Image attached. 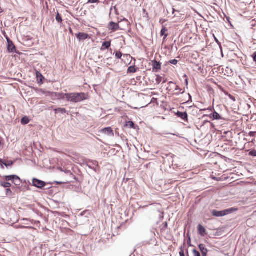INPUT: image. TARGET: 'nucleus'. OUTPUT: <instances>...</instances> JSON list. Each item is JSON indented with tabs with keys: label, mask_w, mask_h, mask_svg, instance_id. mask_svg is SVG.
<instances>
[{
	"label": "nucleus",
	"mask_w": 256,
	"mask_h": 256,
	"mask_svg": "<svg viewBox=\"0 0 256 256\" xmlns=\"http://www.w3.org/2000/svg\"><path fill=\"white\" fill-rule=\"evenodd\" d=\"M66 99L72 102H79L87 98V95L83 92L66 94Z\"/></svg>",
	"instance_id": "obj_1"
},
{
	"label": "nucleus",
	"mask_w": 256,
	"mask_h": 256,
	"mask_svg": "<svg viewBox=\"0 0 256 256\" xmlns=\"http://www.w3.org/2000/svg\"><path fill=\"white\" fill-rule=\"evenodd\" d=\"M236 210H237V208H234L226 209L221 211H218L216 210H214L212 211V214L213 216L216 217H222L232 214Z\"/></svg>",
	"instance_id": "obj_2"
},
{
	"label": "nucleus",
	"mask_w": 256,
	"mask_h": 256,
	"mask_svg": "<svg viewBox=\"0 0 256 256\" xmlns=\"http://www.w3.org/2000/svg\"><path fill=\"white\" fill-rule=\"evenodd\" d=\"M85 165L96 172V168L98 166V162L90 160H86Z\"/></svg>",
	"instance_id": "obj_3"
},
{
	"label": "nucleus",
	"mask_w": 256,
	"mask_h": 256,
	"mask_svg": "<svg viewBox=\"0 0 256 256\" xmlns=\"http://www.w3.org/2000/svg\"><path fill=\"white\" fill-rule=\"evenodd\" d=\"M32 186L38 188H42L46 185V183L38 179L34 178L32 180Z\"/></svg>",
	"instance_id": "obj_4"
},
{
	"label": "nucleus",
	"mask_w": 256,
	"mask_h": 256,
	"mask_svg": "<svg viewBox=\"0 0 256 256\" xmlns=\"http://www.w3.org/2000/svg\"><path fill=\"white\" fill-rule=\"evenodd\" d=\"M8 42V50L10 52H16V48L13 42L8 37H6Z\"/></svg>",
	"instance_id": "obj_5"
},
{
	"label": "nucleus",
	"mask_w": 256,
	"mask_h": 256,
	"mask_svg": "<svg viewBox=\"0 0 256 256\" xmlns=\"http://www.w3.org/2000/svg\"><path fill=\"white\" fill-rule=\"evenodd\" d=\"M206 116H208L210 118H212V120H219L222 119V118L220 116V114H218L217 112H216L215 110H214L212 114L209 115L204 114L203 116V117Z\"/></svg>",
	"instance_id": "obj_6"
},
{
	"label": "nucleus",
	"mask_w": 256,
	"mask_h": 256,
	"mask_svg": "<svg viewBox=\"0 0 256 256\" xmlns=\"http://www.w3.org/2000/svg\"><path fill=\"white\" fill-rule=\"evenodd\" d=\"M108 28L109 30H112L113 32H116L120 29L122 30V28H120L118 23H115L113 22H110L108 24Z\"/></svg>",
	"instance_id": "obj_7"
},
{
	"label": "nucleus",
	"mask_w": 256,
	"mask_h": 256,
	"mask_svg": "<svg viewBox=\"0 0 256 256\" xmlns=\"http://www.w3.org/2000/svg\"><path fill=\"white\" fill-rule=\"evenodd\" d=\"M153 72H157L161 69V63L154 60L152 62Z\"/></svg>",
	"instance_id": "obj_8"
},
{
	"label": "nucleus",
	"mask_w": 256,
	"mask_h": 256,
	"mask_svg": "<svg viewBox=\"0 0 256 256\" xmlns=\"http://www.w3.org/2000/svg\"><path fill=\"white\" fill-rule=\"evenodd\" d=\"M76 36L80 41L84 40L87 39L88 37V35L84 32H79L76 34Z\"/></svg>",
	"instance_id": "obj_9"
},
{
	"label": "nucleus",
	"mask_w": 256,
	"mask_h": 256,
	"mask_svg": "<svg viewBox=\"0 0 256 256\" xmlns=\"http://www.w3.org/2000/svg\"><path fill=\"white\" fill-rule=\"evenodd\" d=\"M176 115L184 121H188V116L186 112H178Z\"/></svg>",
	"instance_id": "obj_10"
},
{
	"label": "nucleus",
	"mask_w": 256,
	"mask_h": 256,
	"mask_svg": "<svg viewBox=\"0 0 256 256\" xmlns=\"http://www.w3.org/2000/svg\"><path fill=\"white\" fill-rule=\"evenodd\" d=\"M199 249L202 253V256H206L208 253V250L204 244H200L198 245Z\"/></svg>",
	"instance_id": "obj_11"
},
{
	"label": "nucleus",
	"mask_w": 256,
	"mask_h": 256,
	"mask_svg": "<svg viewBox=\"0 0 256 256\" xmlns=\"http://www.w3.org/2000/svg\"><path fill=\"white\" fill-rule=\"evenodd\" d=\"M102 132L104 134H107L110 136H114V134L113 130L110 127L106 128L102 130Z\"/></svg>",
	"instance_id": "obj_12"
},
{
	"label": "nucleus",
	"mask_w": 256,
	"mask_h": 256,
	"mask_svg": "<svg viewBox=\"0 0 256 256\" xmlns=\"http://www.w3.org/2000/svg\"><path fill=\"white\" fill-rule=\"evenodd\" d=\"M198 232L201 236H204L206 234V228L200 224H198Z\"/></svg>",
	"instance_id": "obj_13"
},
{
	"label": "nucleus",
	"mask_w": 256,
	"mask_h": 256,
	"mask_svg": "<svg viewBox=\"0 0 256 256\" xmlns=\"http://www.w3.org/2000/svg\"><path fill=\"white\" fill-rule=\"evenodd\" d=\"M111 45V42L110 41H106L104 42L102 44V46L100 48L101 50H104L106 49H108Z\"/></svg>",
	"instance_id": "obj_14"
},
{
	"label": "nucleus",
	"mask_w": 256,
	"mask_h": 256,
	"mask_svg": "<svg viewBox=\"0 0 256 256\" xmlns=\"http://www.w3.org/2000/svg\"><path fill=\"white\" fill-rule=\"evenodd\" d=\"M0 184L4 188H10L11 186H12V184L8 182H4V181H2V180H0Z\"/></svg>",
	"instance_id": "obj_15"
},
{
	"label": "nucleus",
	"mask_w": 256,
	"mask_h": 256,
	"mask_svg": "<svg viewBox=\"0 0 256 256\" xmlns=\"http://www.w3.org/2000/svg\"><path fill=\"white\" fill-rule=\"evenodd\" d=\"M167 31H168V29H167L166 28H165V27H164V28L162 29V30H161V31H160V36H164V38H163L164 41V40H165L166 38H167V36H168V34H166V32Z\"/></svg>",
	"instance_id": "obj_16"
},
{
	"label": "nucleus",
	"mask_w": 256,
	"mask_h": 256,
	"mask_svg": "<svg viewBox=\"0 0 256 256\" xmlns=\"http://www.w3.org/2000/svg\"><path fill=\"white\" fill-rule=\"evenodd\" d=\"M0 162L1 163L2 166V165H4L6 167H8L12 166L13 164V162L11 160L4 162L2 160L0 159Z\"/></svg>",
	"instance_id": "obj_17"
},
{
	"label": "nucleus",
	"mask_w": 256,
	"mask_h": 256,
	"mask_svg": "<svg viewBox=\"0 0 256 256\" xmlns=\"http://www.w3.org/2000/svg\"><path fill=\"white\" fill-rule=\"evenodd\" d=\"M16 175H10V176H4V178L6 181L9 182L11 181L12 182L14 178H16Z\"/></svg>",
	"instance_id": "obj_18"
},
{
	"label": "nucleus",
	"mask_w": 256,
	"mask_h": 256,
	"mask_svg": "<svg viewBox=\"0 0 256 256\" xmlns=\"http://www.w3.org/2000/svg\"><path fill=\"white\" fill-rule=\"evenodd\" d=\"M16 178H14L12 183L14 184L16 186H20L21 184L20 179L17 176H16Z\"/></svg>",
	"instance_id": "obj_19"
},
{
	"label": "nucleus",
	"mask_w": 256,
	"mask_h": 256,
	"mask_svg": "<svg viewBox=\"0 0 256 256\" xmlns=\"http://www.w3.org/2000/svg\"><path fill=\"white\" fill-rule=\"evenodd\" d=\"M54 110L55 111L56 114H58L59 112L62 114H65L66 112V110L65 108H56Z\"/></svg>",
	"instance_id": "obj_20"
},
{
	"label": "nucleus",
	"mask_w": 256,
	"mask_h": 256,
	"mask_svg": "<svg viewBox=\"0 0 256 256\" xmlns=\"http://www.w3.org/2000/svg\"><path fill=\"white\" fill-rule=\"evenodd\" d=\"M30 122V120L27 116L23 117L21 120V123L22 124H26Z\"/></svg>",
	"instance_id": "obj_21"
},
{
	"label": "nucleus",
	"mask_w": 256,
	"mask_h": 256,
	"mask_svg": "<svg viewBox=\"0 0 256 256\" xmlns=\"http://www.w3.org/2000/svg\"><path fill=\"white\" fill-rule=\"evenodd\" d=\"M136 71L135 66H130L128 69V73H134Z\"/></svg>",
	"instance_id": "obj_22"
},
{
	"label": "nucleus",
	"mask_w": 256,
	"mask_h": 256,
	"mask_svg": "<svg viewBox=\"0 0 256 256\" xmlns=\"http://www.w3.org/2000/svg\"><path fill=\"white\" fill-rule=\"evenodd\" d=\"M66 94H62V93H56V96L58 97V99H65L66 98V96H65Z\"/></svg>",
	"instance_id": "obj_23"
},
{
	"label": "nucleus",
	"mask_w": 256,
	"mask_h": 256,
	"mask_svg": "<svg viewBox=\"0 0 256 256\" xmlns=\"http://www.w3.org/2000/svg\"><path fill=\"white\" fill-rule=\"evenodd\" d=\"M126 125L127 126H128L130 128H134V129L136 128L135 124H134V122H132V121L128 122L126 123Z\"/></svg>",
	"instance_id": "obj_24"
},
{
	"label": "nucleus",
	"mask_w": 256,
	"mask_h": 256,
	"mask_svg": "<svg viewBox=\"0 0 256 256\" xmlns=\"http://www.w3.org/2000/svg\"><path fill=\"white\" fill-rule=\"evenodd\" d=\"M56 21L59 23H62V18L58 12L56 16Z\"/></svg>",
	"instance_id": "obj_25"
},
{
	"label": "nucleus",
	"mask_w": 256,
	"mask_h": 256,
	"mask_svg": "<svg viewBox=\"0 0 256 256\" xmlns=\"http://www.w3.org/2000/svg\"><path fill=\"white\" fill-rule=\"evenodd\" d=\"M121 22H124V25L126 26H128L130 24V22H128V20L125 18H124L123 19H122V20H120L118 21V23Z\"/></svg>",
	"instance_id": "obj_26"
},
{
	"label": "nucleus",
	"mask_w": 256,
	"mask_h": 256,
	"mask_svg": "<svg viewBox=\"0 0 256 256\" xmlns=\"http://www.w3.org/2000/svg\"><path fill=\"white\" fill-rule=\"evenodd\" d=\"M122 54L120 51H117L116 52V56L117 58L120 59L122 58Z\"/></svg>",
	"instance_id": "obj_27"
},
{
	"label": "nucleus",
	"mask_w": 256,
	"mask_h": 256,
	"mask_svg": "<svg viewBox=\"0 0 256 256\" xmlns=\"http://www.w3.org/2000/svg\"><path fill=\"white\" fill-rule=\"evenodd\" d=\"M114 9V12L115 14H116V15H119V13H118V8H116V6H114V8H110V14H111V12L112 11V10Z\"/></svg>",
	"instance_id": "obj_28"
},
{
	"label": "nucleus",
	"mask_w": 256,
	"mask_h": 256,
	"mask_svg": "<svg viewBox=\"0 0 256 256\" xmlns=\"http://www.w3.org/2000/svg\"><path fill=\"white\" fill-rule=\"evenodd\" d=\"M194 256H200V254L198 251L196 249H194L192 250Z\"/></svg>",
	"instance_id": "obj_29"
},
{
	"label": "nucleus",
	"mask_w": 256,
	"mask_h": 256,
	"mask_svg": "<svg viewBox=\"0 0 256 256\" xmlns=\"http://www.w3.org/2000/svg\"><path fill=\"white\" fill-rule=\"evenodd\" d=\"M12 191L10 188H6V196H12Z\"/></svg>",
	"instance_id": "obj_30"
},
{
	"label": "nucleus",
	"mask_w": 256,
	"mask_h": 256,
	"mask_svg": "<svg viewBox=\"0 0 256 256\" xmlns=\"http://www.w3.org/2000/svg\"><path fill=\"white\" fill-rule=\"evenodd\" d=\"M249 154L250 156H256V150H251L249 152Z\"/></svg>",
	"instance_id": "obj_31"
},
{
	"label": "nucleus",
	"mask_w": 256,
	"mask_h": 256,
	"mask_svg": "<svg viewBox=\"0 0 256 256\" xmlns=\"http://www.w3.org/2000/svg\"><path fill=\"white\" fill-rule=\"evenodd\" d=\"M214 40H215L216 42L218 44L220 48L221 51L222 52V46L221 43L219 42V40H218V38H216V37H214Z\"/></svg>",
	"instance_id": "obj_32"
},
{
	"label": "nucleus",
	"mask_w": 256,
	"mask_h": 256,
	"mask_svg": "<svg viewBox=\"0 0 256 256\" xmlns=\"http://www.w3.org/2000/svg\"><path fill=\"white\" fill-rule=\"evenodd\" d=\"M169 62L172 64L176 65L178 64V61L176 60H170Z\"/></svg>",
	"instance_id": "obj_33"
},
{
	"label": "nucleus",
	"mask_w": 256,
	"mask_h": 256,
	"mask_svg": "<svg viewBox=\"0 0 256 256\" xmlns=\"http://www.w3.org/2000/svg\"><path fill=\"white\" fill-rule=\"evenodd\" d=\"M175 90H179L181 94H183L184 91L182 90V89L180 88L178 86H176L175 88Z\"/></svg>",
	"instance_id": "obj_34"
},
{
	"label": "nucleus",
	"mask_w": 256,
	"mask_h": 256,
	"mask_svg": "<svg viewBox=\"0 0 256 256\" xmlns=\"http://www.w3.org/2000/svg\"><path fill=\"white\" fill-rule=\"evenodd\" d=\"M99 2V0H88V3L94 4Z\"/></svg>",
	"instance_id": "obj_35"
},
{
	"label": "nucleus",
	"mask_w": 256,
	"mask_h": 256,
	"mask_svg": "<svg viewBox=\"0 0 256 256\" xmlns=\"http://www.w3.org/2000/svg\"><path fill=\"white\" fill-rule=\"evenodd\" d=\"M256 134V132H250L248 133V136L252 137H254L255 136V134Z\"/></svg>",
	"instance_id": "obj_36"
},
{
	"label": "nucleus",
	"mask_w": 256,
	"mask_h": 256,
	"mask_svg": "<svg viewBox=\"0 0 256 256\" xmlns=\"http://www.w3.org/2000/svg\"><path fill=\"white\" fill-rule=\"evenodd\" d=\"M162 78L160 76H158L156 78V82L158 83V84H160L162 80Z\"/></svg>",
	"instance_id": "obj_37"
},
{
	"label": "nucleus",
	"mask_w": 256,
	"mask_h": 256,
	"mask_svg": "<svg viewBox=\"0 0 256 256\" xmlns=\"http://www.w3.org/2000/svg\"><path fill=\"white\" fill-rule=\"evenodd\" d=\"M180 256H185L184 251L182 249V248L180 250Z\"/></svg>",
	"instance_id": "obj_38"
},
{
	"label": "nucleus",
	"mask_w": 256,
	"mask_h": 256,
	"mask_svg": "<svg viewBox=\"0 0 256 256\" xmlns=\"http://www.w3.org/2000/svg\"><path fill=\"white\" fill-rule=\"evenodd\" d=\"M253 60L256 62V52H254L252 55Z\"/></svg>",
	"instance_id": "obj_39"
},
{
	"label": "nucleus",
	"mask_w": 256,
	"mask_h": 256,
	"mask_svg": "<svg viewBox=\"0 0 256 256\" xmlns=\"http://www.w3.org/2000/svg\"><path fill=\"white\" fill-rule=\"evenodd\" d=\"M229 96L230 98V99L234 100V101L235 100V98H234L233 96H232L230 94Z\"/></svg>",
	"instance_id": "obj_40"
},
{
	"label": "nucleus",
	"mask_w": 256,
	"mask_h": 256,
	"mask_svg": "<svg viewBox=\"0 0 256 256\" xmlns=\"http://www.w3.org/2000/svg\"><path fill=\"white\" fill-rule=\"evenodd\" d=\"M21 228H32V227H28V226H22Z\"/></svg>",
	"instance_id": "obj_41"
},
{
	"label": "nucleus",
	"mask_w": 256,
	"mask_h": 256,
	"mask_svg": "<svg viewBox=\"0 0 256 256\" xmlns=\"http://www.w3.org/2000/svg\"><path fill=\"white\" fill-rule=\"evenodd\" d=\"M39 74H40V80L42 81V78H44V77H43V76L40 73H39Z\"/></svg>",
	"instance_id": "obj_42"
},
{
	"label": "nucleus",
	"mask_w": 256,
	"mask_h": 256,
	"mask_svg": "<svg viewBox=\"0 0 256 256\" xmlns=\"http://www.w3.org/2000/svg\"><path fill=\"white\" fill-rule=\"evenodd\" d=\"M168 222H165L164 223V228H167V227H168Z\"/></svg>",
	"instance_id": "obj_43"
},
{
	"label": "nucleus",
	"mask_w": 256,
	"mask_h": 256,
	"mask_svg": "<svg viewBox=\"0 0 256 256\" xmlns=\"http://www.w3.org/2000/svg\"><path fill=\"white\" fill-rule=\"evenodd\" d=\"M208 110H211V111H212L213 110H214L213 108H208Z\"/></svg>",
	"instance_id": "obj_44"
},
{
	"label": "nucleus",
	"mask_w": 256,
	"mask_h": 256,
	"mask_svg": "<svg viewBox=\"0 0 256 256\" xmlns=\"http://www.w3.org/2000/svg\"><path fill=\"white\" fill-rule=\"evenodd\" d=\"M169 85H170L171 84H174V82H168V84Z\"/></svg>",
	"instance_id": "obj_45"
},
{
	"label": "nucleus",
	"mask_w": 256,
	"mask_h": 256,
	"mask_svg": "<svg viewBox=\"0 0 256 256\" xmlns=\"http://www.w3.org/2000/svg\"><path fill=\"white\" fill-rule=\"evenodd\" d=\"M166 90H168V91H170V90H171V88H169V87H168V88H166Z\"/></svg>",
	"instance_id": "obj_46"
},
{
	"label": "nucleus",
	"mask_w": 256,
	"mask_h": 256,
	"mask_svg": "<svg viewBox=\"0 0 256 256\" xmlns=\"http://www.w3.org/2000/svg\"><path fill=\"white\" fill-rule=\"evenodd\" d=\"M56 182V184H62V182Z\"/></svg>",
	"instance_id": "obj_47"
},
{
	"label": "nucleus",
	"mask_w": 256,
	"mask_h": 256,
	"mask_svg": "<svg viewBox=\"0 0 256 256\" xmlns=\"http://www.w3.org/2000/svg\"><path fill=\"white\" fill-rule=\"evenodd\" d=\"M188 96H189L190 100H192V96H191L190 94H188Z\"/></svg>",
	"instance_id": "obj_48"
},
{
	"label": "nucleus",
	"mask_w": 256,
	"mask_h": 256,
	"mask_svg": "<svg viewBox=\"0 0 256 256\" xmlns=\"http://www.w3.org/2000/svg\"><path fill=\"white\" fill-rule=\"evenodd\" d=\"M186 84H188V80H186Z\"/></svg>",
	"instance_id": "obj_49"
},
{
	"label": "nucleus",
	"mask_w": 256,
	"mask_h": 256,
	"mask_svg": "<svg viewBox=\"0 0 256 256\" xmlns=\"http://www.w3.org/2000/svg\"><path fill=\"white\" fill-rule=\"evenodd\" d=\"M186 253H187V256H189L188 250H186Z\"/></svg>",
	"instance_id": "obj_50"
},
{
	"label": "nucleus",
	"mask_w": 256,
	"mask_h": 256,
	"mask_svg": "<svg viewBox=\"0 0 256 256\" xmlns=\"http://www.w3.org/2000/svg\"><path fill=\"white\" fill-rule=\"evenodd\" d=\"M202 70V68L201 67H199L198 70Z\"/></svg>",
	"instance_id": "obj_51"
},
{
	"label": "nucleus",
	"mask_w": 256,
	"mask_h": 256,
	"mask_svg": "<svg viewBox=\"0 0 256 256\" xmlns=\"http://www.w3.org/2000/svg\"><path fill=\"white\" fill-rule=\"evenodd\" d=\"M166 82V80H164L163 83H165V82Z\"/></svg>",
	"instance_id": "obj_52"
}]
</instances>
